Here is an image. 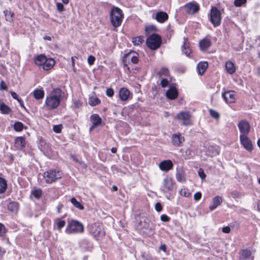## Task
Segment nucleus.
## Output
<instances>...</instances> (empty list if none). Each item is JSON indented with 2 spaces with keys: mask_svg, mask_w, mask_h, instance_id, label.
I'll use <instances>...</instances> for the list:
<instances>
[{
  "mask_svg": "<svg viewBox=\"0 0 260 260\" xmlns=\"http://www.w3.org/2000/svg\"><path fill=\"white\" fill-rule=\"evenodd\" d=\"M64 98L65 93L61 89L53 88L46 98L45 105L48 110H53L58 107Z\"/></svg>",
  "mask_w": 260,
  "mask_h": 260,
  "instance_id": "f257e3e1",
  "label": "nucleus"
},
{
  "mask_svg": "<svg viewBox=\"0 0 260 260\" xmlns=\"http://www.w3.org/2000/svg\"><path fill=\"white\" fill-rule=\"evenodd\" d=\"M84 230V225L81 222L77 220L71 219L68 221L65 232L68 235L81 234L83 233Z\"/></svg>",
  "mask_w": 260,
  "mask_h": 260,
  "instance_id": "f03ea898",
  "label": "nucleus"
},
{
  "mask_svg": "<svg viewBox=\"0 0 260 260\" xmlns=\"http://www.w3.org/2000/svg\"><path fill=\"white\" fill-rule=\"evenodd\" d=\"M110 17L112 25L116 28L121 25L123 14L120 8L113 6L111 9Z\"/></svg>",
  "mask_w": 260,
  "mask_h": 260,
  "instance_id": "7ed1b4c3",
  "label": "nucleus"
},
{
  "mask_svg": "<svg viewBox=\"0 0 260 260\" xmlns=\"http://www.w3.org/2000/svg\"><path fill=\"white\" fill-rule=\"evenodd\" d=\"M89 232L96 240L101 239L105 234L103 225L99 223L92 224L89 227Z\"/></svg>",
  "mask_w": 260,
  "mask_h": 260,
  "instance_id": "20e7f679",
  "label": "nucleus"
},
{
  "mask_svg": "<svg viewBox=\"0 0 260 260\" xmlns=\"http://www.w3.org/2000/svg\"><path fill=\"white\" fill-rule=\"evenodd\" d=\"M138 54L133 51L125 54L123 57L122 62L124 66L125 67L128 72H130V68L128 66L131 62L136 64L139 61Z\"/></svg>",
  "mask_w": 260,
  "mask_h": 260,
  "instance_id": "39448f33",
  "label": "nucleus"
},
{
  "mask_svg": "<svg viewBox=\"0 0 260 260\" xmlns=\"http://www.w3.org/2000/svg\"><path fill=\"white\" fill-rule=\"evenodd\" d=\"M147 46L151 50H155L159 48L161 43V37L156 34L150 35L146 40Z\"/></svg>",
  "mask_w": 260,
  "mask_h": 260,
  "instance_id": "423d86ee",
  "label": "nucleus"
},
{
  "mask_svg": "<svg viewBox=\"0 0 260 260\" xmlns=\"http://www.w3.org/2000/svg\"><path fill=\"white\" fill-rule=\"evenodd\" d=\"M209 20L214 27L219 26L221 21V13L219 9L212 7L210 10Z\"/></svg>",
  "mask_w": 260,
  "mask_h": 260,
  "instance_id": "0eeeda50",
  "label": "nucleus"
},
{
  "mask_svg": "<svg viewBox=\"0 0 260 260\" xmlns=\"http://www.w3.org/2000/svg\"><path fill=\"white\" fill-rule=\"evenodd\" d=\"M61 173L56 170L51 169L44 172V178L47 183L55 182L58 179L61 178Z\"/></svg>",
  "mask_w": 260,
  "mask_h": 260,
  "instance_id": "6e6552de",
  "label": "nucleus"
},
{
  "mask_svg": "<svg viewBox=\"0 0 260 260\" xmlns=\"http://www.w3.org/2000/svg\"><path fill=\"white\" fill-rule=\"evenodd\" d=\"M255 250L252 249L246 248L241 250L240 252L239 260H253Z\"/></svg>",
  "mask_w": 260,
  "mask_h": 260,
  "instance_id": "1a4fd4ad",
  "label": "nucleus"
},
{
  "mask_svg": "<svg viewBox=\"0 0 260 260\" xmlns=\"http://www.w3.org/2000/svg\"><path fill=\"white\" fill-rule=\"evenodd\" d=\"M191 115L189 112H181L176 115V118L182 121V124L188 126L191 124Z\"/></svg>",
  "mask_w": 260,
  "mask_h": 260,
  "instance_id": "9d476101",
  "label": "nucleus"
},
{
  "mask_svg": "<svg viewBox=\"0 0 260 260\" xmlns=\"http://www.w3.org/2000/svg\"><path fill=\"white\" fill-rule=\"evenodd\" d=\"M139 226L141 229H144L149 231H152L153 229L152 222L149 219L145 216L141 217Z\"/></svg>",
  "mask_w": 260,
  "mask_h": 260,
  "instance_id": "9b49d317",
  "label": "nucleus"
},
{
  "mask_svg": "<svg viewBox=\"0 0 260 260\" xmlns=\"http://www.w3.org/2000/svg\"><path fill=\"white\" fill-rule=\"evenodd\" d=\"M238 127L241 133L240 135L247 136L250 132L249 123L246 120L240 121L238 124Z\"/></svg>",
  "mask_w": 260,
  "mask_h": 260,
  "instance_id": "f8f14e48",
  "label": "nucleus"
},
{
  "mask_svg": "<svg viewBox=\"0 0 260 260\" xmlns=\"http://www.w3.org/2000/svg\"><path fill=\"white\" fill-rule=\"evenodd\" d=\"M173 187V180L171 178L167 176L163 180L162 185L160 189L164 192L171 190Z\"/></svg>",
  "mask_w": 260,
  "mask_h": 260,
  "instance_id": "ddd939ff",
  "label": "nucleus"
},
{
  "mask_svg": "<svg viewBox=\"0 0 260 260\" xmlns=\"http://www.w3.org/2000/svg\"><path fill=\"white\" fill-rule=\"evenodd\" d=\"M241 144L247 151L251 152L252 149V145L251 140L246 135H240L239 137Z\"/></svg>",
  "mask_w": 260,
  "mask_h": 260,
  "instance_id": "4468645a",
  "label": "nucleus"
},
{
  "mask_svg": "<svg viewBox=\"0 0 260 260\" xmlns=\"http://www.w3.org/2000/svg\"><path fill=\"white\" fill-rule=\"evenodd\" d=\"M235 94L234 91H228L222 94V96L226 103H233L235 102Z\"/></svg>",
  "mask_w": 260,
  "mask_h": 260,
  "instance_id": "2eb2a0df",
  "label": "nucleus"
},
{
  "mask_svg": "<svg viewBox=\"0 0 260 260\" xmlns=\"http://www.w3.org/2000/svg\"><path fill=\"white\" fill-rule=\"evenodd\" d=\"M173 164L170 160H165L161 161L159 164L160 169L164 171H168L172 169Z\"/></svg>",
  "mask_w": 260,
  "mask_h": 260,
  "instance_id": "dca6fc26",
  "label": "nucleus"
},
{
  "mask_svg": "<svg viewBox=\"0 0 260 260\" xmlns=\"http://www.w3.org/2000/svg\"><path fill=\"white\" fill-rule=\"evenodd\" d=\"M184 7L186 11L190 14H193L199 10V7L198 5L191 3L186 4Z\"/></svg>",
  "mask_w": 260,
  "mask_h": 260,
  "instance_id": "f3484780",
  "label": "nucleus"
},
{
  "mask_svg": "<svg viewBox=\"0 0 260 260\" xmlns=\"http://www.w3.org/2000/svg\"><path fill=\"white\" fill-rule=\"evenodd\" d=\"M178 95L177 89L174 87H171L166 92V95L170 100H175Z\"/></svg>",
  "mask_w": 260,
  "mask_h": 260,
  "instance_id": "a211bd4d",
  "label": "nucleus"
},
{
  "mask_svg": "<svg viewBox=\"0 0 260 260\" xmlns=\"http://www.w3.org/2000/svg\"><path fill=\"white\" fill-rule=\"evenodd\" d=\"M173 145L179 146L184 141V138L180 134H174L172 137Z\"/></svg>",
  "mask_w": 260,
  "mask_h": 260,
  "instance_id": "6ab92c4d",
  "label": "nucleus"
},
{
  "mask_svg": "<svg viewBox=\"0 0 260 260\" xmlns=\"http://www.w3.org/2000/svg\"><path fill=\"white\" fill-rule=\"evenodd\" d=\"M155 19L159 23H164L168 19V15L166 12L159 11L156 14Z\"/></svg>",
  "mask_w": 260,
  "mask_h": 260,
  "instance_id": "aec40b11",
  "label": "nucleus"
},
{
  "mask_svg": "<svg viewBox=\"0 0 260 260\" xmlns=\"http://www.w3.org/2000/svg\"><path fill=\"white\" fill-rule=\"evenodd\" d=\"M211 45V42L209 39L204 38L199 42V46L200 49L202 51H206L207 50Z\"/></svg>",
  "mask_w": 260,
  "mask_h": 260,
  "instance_id": "412c9836",
  "label": "nucleus"
},
{
  "mask_svg": "<svg viewBox=\"0 0 260 260\" xmlns=\"http://www.w3.org/2000/svg\"><path fill=\"white\" fill-rule=\"evenodd\" d=\"M130 95V91L126 88H122L119 92V96L121 101H126Z\"/></svg>",
  "mask_w": 260,
  "mask_h": 260,
  "instance_id": "4be33fe9",
  "label": "nucleus"
},
{
  "mask_svg": "<svg viewBox=\"0 0 260 260\" xmlns=\"http://www.w3.org/2000/svg\"><path fill=\"white\" fill-rule=\"evenodd\" d=\"M212 202L213 205L209 207V209L211 211L214 210L221 204V202H222V198L219 196H215L214 198H213Z\"/></svg>",
  "mask_w": 260,
  "mask_h": 260,
  "instance_id": "5701e85b",
  "label": "nucleus"
},
{
  "mask_svg": "<svg viewBox=\"0 0 260 260\" xmlns=\"http://www.w3.org/2000/svg\"><path fill=\"white\" fill-rule=\"evenodd\" d=\"M208 66L207 62H200L197 65V70L199 75H203L206 70H207Z\"/></svg>",
  "mask_w": 260,
  "mask_h": 260,
  "instance_id": "b1692460",
  "label": "nucleus"
},
{
  "mask_svg": "<svg viewBox=\"0 0 260 260\" xmlns=\"http://www.w3.org/2000/svg\"><path fill=\"white\" fill-rule=\"evenodd\" d=\"M226 72L230 74H234L236 71V68L234 63L231 61H228L225 64Z\"/></svg>",
  "mask_w": 260,
  "mask_h": 260,
  "instance_id": "393cba45",
  "label": "nucleus"
},
{
  "mask_svg": "<svg viewBox=\"0 0 260 260\" xmlns=\"http://www.w3.org/2000/svg\"><path fill=\"white\" fill-rule=\"evenodd\" d=\"M184 43L182 46V51L183 53L185 54L187 56L190 57V54L191 53V49H190L188 45L187 44L186 41L187 39L184 38Z\"/></svg>",
  "mask_w": 260,
  "mask_h": 260,
  "instance_id": "a878e982",
  "label": "nucleus"
},
{
  "mask_svg": "<svg viewBox=\"0 0 260 260\" xmlns=\"http://www.w3.org/2000/svg\"><path fill=\"white\" fill-rule=\"evenodd\" d=\"M90 118L92 124L94 125L98 126L101 125L102 123V119L99 115L96 114H92L90 116Z\"/></svg>",
  "mask_w": 260,
  "mask_h": 260,
  "instance_id": "bb28decb",
  "label": "nucleus"
},
{
  "mask_svg": "<svg viewBox=\"0 0 260 260\" xmlns=\"http://www.w3.org/2000/svg\"><path fill=\"white\" fill-rule=\"evenodd\" d=\"M15 145L18 149H21L25 146V139L22 137H17L15 140Z\"/></svg>",
  "mask_w": 260,
  "mask_h": 260,
  "instance_id": "cd10ccee",
  "label": "nucleus"
},
{
  "mask_svg": "<svg viewBox=\"0 0 260 260\" xmlns=\"http://www.w3.org/2000/svg\"><path fill=\"white\" fill-rule=\"evenodd\" d=\"M55 64L54 59L52 58L46 59V61L44 63L43 66V70L48 71L51 69Z\"/></svg>",
  "mask_w": 260,
  "mask_h": 260,
  "instance_id": "c85d7f7f",
  "label": "nucleus"
},
{
  "mask_svg": "<svg viewBox=\"0 0 260 260\" xmlns=\"http://www.w3.org/2000/svg\"><path fill=\"white\" fill-rule=\"evenodd\" d=\"M80 246L82 248L87 250H89L92 248L91 242L86 239L81 240L80 242Z\"/></svg>",
  "mask_w": 260,
  "mask_h": 260,
  "instance_id": "c756f323",
  "label": "nucleus"
},
{
  "mask_svg": "<svg viewBox=\"0 0 260 260\" xmlns=\"http://www.w3.org/2000/svg\"><path fill=\"white\" fill-rule=\"evenodd\" d=\"M46 59L45 55L40 54L35 58V62L38 66H43L44 63L46 61Z\"/></svg>",
  "mask_w": 260,
  "mask_h": 260,
  "instance_id": "7c9ffc66",
  "label": "nucleus"
},
{
  "mask_svg": "<svg viewBox=\"0 0 260 260\" xmlns=\"http://www.w3.org/2000/svg\"><path fill=\"white\" fill-rule=\"evenodd\" d=\"M33 95L36 100L42 99L44 96V91L42 89H35L33 92Z\"/></svg>",
  "mask_w": 260,
  "mask_h": 260,
  "instance_id": "2f4dec72",
  "label": "nucleus"
},
{
  "mask_svg": "<svg viewBox=\"0 0 260 260\" xmlns=\"http://www.w3.org/2000/svg\"><path fill=\"white\" fill-rule=\"evenodd\" d=\"M7 188V183L5 179L0 177V194L4 193Z\"/></svg>",
  "mask_w": 260,
  "mask_h": 260,
  "instance_id": "473e14b6",
  "label": "nucleus"
},
{
  "mask_svg": "<svg viewBox=\"0 0 260 260\" xmlns=\"http://www.w3.org/2000/svg\"><path fill=\"white\" fill-rule=\"evenodd\" d=\"M8 209L11 212H17L18 210V204L15 202L10 203L8 205Z\"/></svg>",
  "mask_w": 260,
  "mask_h": 260,
  "instance_id": "72a5a7b5",
  "label": "nucleus"
},
{
  "mask_svg": "<svg viewBox=\"0 0 260 260\" xmlns=\"http://www.w3.org/2000/svg\"><path fill=\"white\" fill-rule=\"evenodd\" d=\"M0 111L3 114H8L11 112V109L4 103H1Z\"/></svg>",
  "mask_w": 260,
  "mask_h": 260,
  "instance_id": "f704fd0d",
  "label": "nucleus"
},
{
  "mask_svg": "<svg viewBox=\"0 0 260 260\" xmlns=\"http://www.w3.org/2000/svg\"><path fill=\"white\" fill-rule=\"evenodd\" d=\"M31 195L36 199H40L42 195V191L41 189H36L31 191Z\"/></svg>",
  "mask_w": 260,
  "mask_h": 260,
  "instance_id": "c9c22d12",
  "label": "nucleus"
},
{
  "mask_svg": "<svg viewBox=\"0 0 260 260\" xmlns=\"http://www.w3.org/2000/svg\"><path fill=\"white\" fill-rule=\"evenodd\" d=\"M143 41V37L141 36L133 38L132 39V42L135 46L140 45Z\"/></svg>",
  "mask_w": 260,
  "mask_h": 260,
  "instance_id": "e433bc0d",
  "label": "nucleus"
},
{
  "mask_svg": "<svg viewBox=\"0 0 260 260\" xmlns=\"http://www.w3.org/2000/svg\"><path fill=\"white\" fill-rule=\"evenodd\" d=\"M4 13L5 15L6 20L9 22L12 21L14 13L8 10L4 11Z\"/></svg>",
  "mask_w": 260,
  "mask_h": 260,
  "instance_id": "4c0bfd02",
  "label": "nucleus"
},
{
  "mask_svg": "<svg viewBox=\"0 0 260 260\" xmlns=\"http://www.w3.org/2000/svg\"><path fill=\"white\" fill-rule=\"evenodd\" d=\"M71 202L74 205L75 207L78 208L80 210H83L84 206L79 202L75 198H72L71 199Z\"/></svg>",
  "mask_w": 260,
  "mask_h": 260,
  "instance_id": "58836bf2",
  "label": "nucleus"
},
{
  "mask_svg": "<svg viewBox=\"0 0 260 260\" xmlns=\"http://www.w3.org/2000/svg\"><path fill=\"white\" fill-rule=\"evenodd\" d=\"M23 124L22 122L17 121L14 124V129L17 132H21L23 130Z\"/></svg>",
  "mask_w": 260,
  "mask_h": 260,
  "instance_id": "ea45409f",
  "label": "nucleus"
},
{
  "mask_svg": "<svg viewBox=\"0 0 260 260\" xmlns=\"http://www.w3.org/2000/svg\"><path fill=\"white\" fill-rule=\"evenodd\" d=\"M101 103L100 100L98 98H90L89 100V104L91 106H94Z\"/></svg>",
  "mask_w": 260,
  "mask_h": 260,
  "instance_id": "a19ab883",
  "label": "nucleus"
},
{
  "mask_svg": "<svg viewBox=\"0 0 260 260\" xmlns=\"http://www.w3.org/2000/svg\"><path fill=\"white\" fill-rule=\"evenodd\" d=\"M176 179L178 182H182L184 180V176L182 171L177 172L176 175Z\"/></svg>",
  "mask_w": 260,
  "mask_h": 260,
  "instance_id": "79ce46f5",
  "label": "nucleus"
},
{
  "mask_svg": "<svg viewBox=\"0 0 260 260\" xmlns=\"http://www.w3.org/2000/svg\"><path fill=\"white\" fill-rule=\"evenodd\" d=\"M58 222H56V225L57 229L60 230L66 224V221L63 220H59L58 218L57 219Z\"/></svg>",
  "mask_w": 260,
  "mask_h": 260,
  "instance_id": "37998d69",
  "label": "nucleus"
},
{
  "mask_svg": "<svg viewBox=\"0 0 260 260\" xmlns=\"http://www.w3.org/2000/svg\"><path fill=\"white\" fill-rule=\"evenodd\" d=\"M247 0H235L234 4L236 7H239L246 4Z\"/></svg>",
  "mask_w": 260,
  "mask_h": 260,
  "instance_id": "c03bdc74",
  "label": "nucleus"
},
{
  "mask_svg": "<svg viewBox=\"0 0 260 260\" xmlns=\"http://www.w3.org/2000/svg\"><path fill=\"white\" fill-rule=\"evenodd\" d=\"M145 30L146 32L148 33L150 31H156L157 28L155 25H151L146 26Z\"/></svg>",
  "mask_w": 260,
  "mask_h": 260,
  "instance_id": "a18cd8bd",
  "label": "nucleus"
},
{
  "mask_svg": "<svg viewBox=\"0 0 260 260\" xmlns=\"http://www.w3.org/2000/svg\"><path fill=\"white\" fill-rule=\"evenodd\" d=\"M209 113H210V115L213 118H214L215 119H218L219 118V116H220L219 114L216 111L212 110V109H210L209 110Z\"/></svg>",
  "mask_w": 260,
  "mask_h": 260,
  "instance_id": "49530a36",
  "label": "nucleus"
},
{
  "mask_svg": "<svg viewBox=\"0 0 260 260\" xmlns=\"http://www.w3.org/2000/svg\"><path fill=\"white\" fill-rule=\"evenodd\" d=\"M231 194V196L234 199H239L241 197V193L237 190L233 191Z\"/></svg>",
  "mask_w": 260,
  "mask_h": 260,
  "instance_id": "de8ad7c7",
  "label": "nucleus"
},
{
  "mask_svg": "<svg viewBox=\"0 0 260 260\" xmlns=\"http://www.w3.org/2000/svg\"><path fill=\"white\" fill-rule=\"evenodd\" d=\"M159 75H165V76H168L169 75V72L168 69L165 68H162L161 70L158 73Z\"/></svg>",
  "mask_w": 260,
  "mask_h": 260,
  "instance_id": "09e8293b",
  "label": "nucleus"
},
{
  "mask_svg": "<svg viewBox=\"0 0 260 260\" xmlns=\"http://www.w3.org/2000/svg\"><path fill=\"white\" fill-rule=\"evenodd\" d=\"M62 126L61 124L55 125L53 126V130L56 133H59L61 132Z\"/></svg>",
  "mask_w": 260,
  "mask_h": 260,
  "instance_id": "8fccbe9b",
  "label": "nucleus"
},
{
  "mask_svg": "<svg viewBox=\"0 0 260 260\" xmlns=\"http://www.w3.org/2000/svg\"><path fill=\"white\" fill-rule=\"evenodd\" d=\"M180 193L182 196L184 197H188L190 196V193L185 189H181L180 191Z\"/></svg>",
  "mask_w": 260,
  "mask_h": 260,
  "instance_id": "3c124183",
  "label": "nucleus"
},
{
  "mask_svg": "<svg viewBox=\"0 0 260 260\" xmlns=\"http://www.w3.org/2000/svg\"><path fill=\"white\" fill-rule=\"evenodd\" d=\"M198 174H199V176H200V177L202 179H204L206 177V175L205 174V173L202 169H200L198 170Z\"/></svg>",
  "mask_w": 260,
  "mask_h": 260,
  "instance_id": "603ef678",
  "label": "nucleus"
},
{
  "mask_svg": "<svg viewBox=\"0 0 260 260\" xmlns=\"http://www.w3.org/2000/svg\"><path fill=\"white\" fill-rule=\"evenodd\" d=\"M114 93V90L111 88H109L106 90V94L109 97H112L113 96Z\"/></svg>",
  "mask_w": 260,
  "mask_h": 260,
  "instance_id": "864d4df0",
  "label": "nucleus"
},
{
  "mask_svg": "<svg viewBox=\"0 0 260 260\" xmlns=\"http://www.w3.org/2000/svg\"><path fill=\"white\" fill-rule=\"evenodd\" d=\"M6 228L5 226L1 223H0V236H3L5 234Z\"/></svg>",
  "mask_w": 260,
  "mask_h": 260,
  "instance_id": "5fc2aeb1",
  "label": "nucleus"
},
{
  "mask_svg": "<svg viewBox=\"0 0 260 260\" xmlns=\"http://www.w3.org/2000/svg\"><path fill=\"white\" fill-rule=\"evenodd\" d=\"M95 57L92 55H90L88 56L87 58V61L89 65H92L93 64L95 61Z\"/></svg>",
  "mask_w": 260,
  "mask_h": 260,
  "instance_id": "6e6d98bb",
  "label": "nucleus"
},
{
  "mask_svg": "<svg viewBox=\"0 0 260 260\" xmlns=\"http://www.w3.org/2000/svg\"><path fill=\"white\" fill-rule=\"evenodd\" d=\"M160 219L164 222H168L170 220V218L166 214H162L160 216Z\"/></svg>",
  "mask_w": 260,
  "mask_h": 260,
  "instance_id": "4d7b16f0",
  "label": "nucleus"
},
{
  "mask_svg": "<svg viewBox=\"0 0 260 260\" xmlns=\"http://www.w3.org/2000/svg\"><path fill=\"white\" fill-rule=\"evenodd\" d=\"M56 8H57V10L60 12H61L64 11L63 6L60 3H56Z\"/></svg>",
  "mask_w": 260,
  "mask_h": 260,
  "instance_id": "13d9d810",
  "label": "nucleus"
},
{
  "mask_svg": "<svg viewBox=\"0 0 260 260\" xmlns=\"http://www.w3.org/2000/svg\"><path fill=\"white\" fill-rule=\"evenodd\" d=\"M169 81L166 79H162L160 81V85L162 87H166L168 86Z\"/></svg>",
  "mask_w": 260,
  "mask_h": 260,
  "instance_id": "bf43d9fd",
  "label": "nucleus"
},
{
  "mask_svg": "<svg viewBox=\"0 0 260 260\" xmlns=\"http://www.w3.org/2000/svg\"><path fill=\"white\" fill-rule=\"evenodd\" d=\"M202 197V193L200 192H197L194 193L193 196V199L196 201H198L201 199Z\"/></svg>",
  "mask_w": 260,
  "mask_h": 260,
  "instance_id": "052dcab7",
  "label": "nucleus"
},
{
  "mask_svg": "<svg viewBox=\"0 0 260 260\" xmlns=\"http://www.w3.org/2000/svg\"><path fill=\"white\" fill-rule=\"evenodd\" d=\"M155 209L157 212H160L162 210V206L160 203H156L155 205Z\"/></svg>",
  "mask_w": 260,
  "mask_h": 260,
  "instance_id": "680f3d73",
  "label": "nucleus"
},
{
  "mask_svg": "<svg viewBox=\"0 0 260 260\" xmlns=\"http://www.w3.org/2000/svg\"><path fill=\"white\" fill-rule=\"evenodd\" d=\"M10 94L11 95H12V96L13 97V99L16 100L18 101V100L20 99V98H19L18 95H17V94L14 92V91H10Z\"/></svg>",
  "mask_w": 260,
  "mask_h": 260,
  "instance_id": "e2e57ef3",
  "label": "nucleus"
},
{
  "mask_svg": "<svg viewBox=\"0 0 260 260\" xmlns=\"http://www.w3.org/2000/svg\"><path fill=\"white\" fill-rule=\"evenodd\" d=\"M231 229L228 226H224L222 228V231L224 233H229L230 232Z\"/></svg>",
  "mask_w": 260,
  "mask_h": 260,
  "instance_id": "0e129e2a",
  "label": "nucleus"
},
{
  "mask_svg": "<svg viewBox=\"0 0 260 260\" xmlns=\"http://www.w3.org/2000/svg\"><path fill=\"white\" fill-rule=\"evenodd\" d=\"M74 104V106L77 108H79L82 106V103L80 101H75Z\"/></svg>",
  "mask_w": 260,
  "mask_h": 260,
  "instance_id": "69168bd1",
  "label": "nucleus"
},
{
  "mask_svg": "<svg viewBox=\"0 0 260 260\" xmlns=\"http://www.w3.org/2000/svg\"><path fill=\"white\" fill-rule=\"evenodd\" d=\"M6 252V250L4 249H2L0 247V256H3Z\"/></svg>",
  "mask_w": 260,
  "mask_h": 260,
  "instance_id": "338daca9",
  "label": "nucleus"
},
{
  "mask_svg": "<svg viewBox=\"0 0 260 260\" xmlns=\"http://www.w3.org/2000/svg\"><path fill=\"white\" fill-rule=\"evenodd\" d=\"M159 249L160 250H163L164 251H166V245L165 244H163V245H161L159 247Z\"/></svg>",
  "mask_w": 260,
  "mask_h": 260,
  "instance_id": "774afa93",
  "label": "nucleus"
}]
</instances>
